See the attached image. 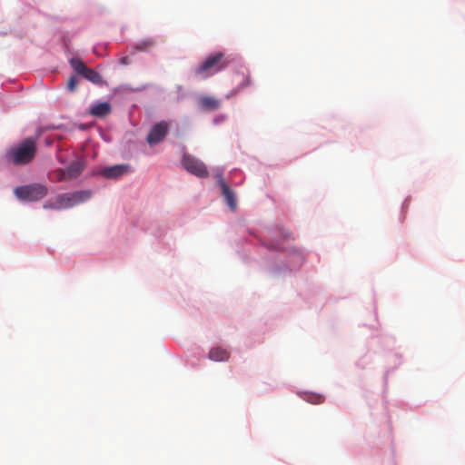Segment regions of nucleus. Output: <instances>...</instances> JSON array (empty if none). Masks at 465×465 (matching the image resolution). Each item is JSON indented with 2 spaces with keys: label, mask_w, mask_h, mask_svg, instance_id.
Returning <instances> with one entry per match:
<instances>
[{
  "label": "nucleus",
  "mask_w": 465,
  "mask_h": 465,
  "mask_svg": "<svg viewBox=\"0 0 465 465\" xmlns=\"http://www.w3.org/2000/svg\"><path fill=\"white\" fill-rule=\"evenodd\" d=\"M208 357L214 361H226L230 358V352L222 347H214L209 351Z\"/></svg>",
  "instance_id": "f8f14e48"
},
{
  "label": "nucleus",
  "mask_w": 465,
  "mask_h": 465,
  "mask_svg": "<svg viewBox=\"0 0 465 465\" xmlns=\"http://www.w3.org/2000/svg\"><path fill=\"white\" fill-rule=\"evenodd\" d=\"M36 150L35 139L28 137L19 144L8 148L5 153V160L14 165H25L35 159Z\"/></svg>",
  "instance_id": "f257e3e1"
},
{
  "label": "nucleus",
  "mask_w": 465,
  "mask_h": 465,
  "mask_svg": "<svg viewBox=\"0 0 465 465\" xmlns=\"http://www.w3.org/2000/svg\"><path fill=\"white\" fill-rule=\"evenodd\" d=\"M129 166L124 164L114 165L104 168L101 173L104 177L114 179L122 176L128 172Z\"/></svg>",
  "instance_id": "6e6552de"
},
{
  "label": "nucleus",
  "mask_w": 465,
  "mask_h": 465,
  "mask_svg": "<svg viewBox=\"0 0 465 465\" xmlns=\"http://www.w3.org/2000/svg\"><path fill=\"white\" fill-rule=\"evenodd\" d=\"M82 76H84L86 80L90 81L93 84H103L102 75L92 68L87 67Z\"/></svg>",
  "instance_id": "ddd939ff"
},
{
  "label": "nucleus",
  "mask_w": 465,
  "mask_h": 465,
  "mask_svg": "<svg viewBox=\"0 0 465 465\" xmlns=\"http://www.w3.org/2000/svg\"><path fill=\"white\" fill-rule=\"evenodd\" d=\"M70 65L78 74L83 75L87 66L82 61V59L74 57L70 60Z\"/></svg>",
  "instance_id": "4468645a"
},
{
  "label": "nucleus",
  "mask_w": 465,
  "mask_h": 465,
  "mask_svg": "<svg viewBox=\"0 0 465 465\" xmlns=\"http://www.w3.org/2000/svg\"><path fill=\"white\" fill-rule=\"evenodd\" d=\"M111 112V104L108 102H103L94 104L89 113L96 117H104Z\"/></svg>",
  "instance_id": "9b49d317"
},
{
  "label": "nucleus",
  "mask_w": 465,
  "mask_h": 465,
  "mask_svg": "<svg viewBox=\"0 0 465 465\" xmlns=\"http://www.w3.org/2000/svg\"><path fill=\"white\" fill-rule=\"evenodd\" d=\"M92 194V191L90 190L59 193L56 195L57 203L61 210L69 209L89 200Z\"/></svg>",
  "instance_id": "20e7f679"
},
{
  "label": "nucleus",
  "mask_w": 465,
  "mask_h": 465,
  "mask_svg": "<svg viewBox=\"0 0 465 465\" xmlns=\"http://www.w3.org/2000/svg\"><path fill=\"white\" fill-rule=\"evenodd\" d=\"M229 64V60L222 52L208 55L204 61L194 69V75L202 80L207 79L223 70Z\"/></svg>",
  "instance_id": "f03ea898"
},
{
  "label": "nucleus",
  "mask_w": 465,
  "mask_h": 465,
  "mask_svg": "<svg viewBox=\"0 0 465 465\" xmlns=\"http://www.w3.org/2000/svg\"><path fill=\"white\" fill-rule=\"evenodd\" d=\"M50 179L54 182L59 183L67 179L65 169H56L53 172Z\"/></svg>",
  "instance_id": "2eb2a0df"
},
{
  "label": "nucleus",
  "mask_w": 465,
  "mask_h": 465,
  "mask_svg": "<svg viewBox=\"0 0 465 465\" xmlns=\"http://www.w3.org/2000/svg\"><path fill=\"white\" fill-rule=\"evenodd\" d=\"M77 84H78V79L76 76L74 75H72L69 79H68V83H67V89L70 91V92H74L76 87H77Z\"/></svg>",
  "instance_id": "f3484780"
},
{
  "label": "nucleus",
  "mask_w": 465,
  "mask_h": 465,
  "mask_svg": "<svg viewBox=\"0 0 465 465\" xmlns=\"http://www.w3.org/2000/svg\"><path fill=\"white\" fill-rule=\"evenodd\" d=\"M153 45V41L152 39H148L143 41L140 45L137 47L139 50H145L146 48Z\"/></svg>",
  "instance_id": "a211bd4d"
},
{
  "label": "nucleus",
  "mask_w": 465,
  "mask_h": 465,
  "mask_svg": "<svg viewBox=\"0 0 465 465\" xmlns=\"http://www.w3.org/2000/svg\"><path fill=\"white\" fill-rule=\"evenodd\" d=\"M120 64L123 65H127L130 64V59L128 56H124L120 59Z\"/></svg>",
  "instance_id": "aec40b11"
},
{
  "label": "nucleus",
  "mask_w": 465,
  "mask_h": 465,
  "mask_svg": "<svg viewBox=\"0 0 465 465\" xmlns=\"http://www.w3.org/2000/svg\"><path fill=\"white\" fill-rule=\"evenodd\" d=\"M43 208L45 210H55L60 211L59 204L57 203V198L56 196L54 199H49L45 202L43 204Z\"/></svg>",
  "instance_id": "dca6fc26"
},
{
  "label": "nucleus",
  "mask_w": 465,
  "mask_h": 465,
  "mask_svg": "<svg viewBox=\"0 0 465 465\" xmlns=\"http://www.w3.org/2000/svg\"><path fill=\"white\" fill-rule=\"evenodd\" d=\"M199 104L203 110L210 112L218 109L221 102L213 96L204 95L200 97Z\"/></svg>",
  "instance_id": "1a4fd4ad"
},
{
  "label": "nucleus",
  "mask_w": 465,
  "mask_h": 465,
  "mask_svg": "<svg viewBox=\"0 0 465 465\" xmlns=\"http://www.w3.org/2000/svg\"><path fill=\"white\" fill-rule=\"evenodd\" d=\"M318 399L319 401H317V403H320L323 401V398L322 396H318Z\"/></svg>",
  "instance_id": "412c9836"
},
{
  "label": "nucleus",
  "mask_w": 465,
  "mask_h": 465,
  "mask_svg": "<svg viewBox=\"0 0 465 465\" xmlns=\"http://www.w3.org/2000/svg\"><path fill=\"white\" fill-rule=\"evenodd\" d=\"M168 123L161 121L155 124L147 134L146 141L150 145L157 144L163 142L168 133Z\"/></svg>",
  "instance_id": "423d86ee"
},
{
  "label": "nucleus",
  "mask_w": 465,
  "mask_h": 465,
  "mask_svg": "<svg viewBox=\"0 0 465 465\" xmlns=\"http://www.w3.org/2000/svg\"><path fill=\"white\" fill-rule=\"evenodd\" d=\"M84 169V163L83 161H74L65 169L67 179L72 180L78 177Z\"/></svg>",
  "instance_id": "9d476101"
},
{
  "label": "nucleus",
  "mask_w": 465,
  "mask_h": 465,
  "mask_svg": "<svg viewBox=\"0 0 465 465\" xmlns=\"http://www.w3.org/2000/svg\"><path fill=\"white\" fill-rule=\"evenodd\" d=\"M48 193V189L41 183H32L15 189V196L23 201L35 202L43 199Z\"/></svg>",
  "instance_id": "7ed1b4c3"
},
{
  "label": "nucleus",
  "mask_w": 465,
  "mask_h": 465,
  "mask_svg": "<svg viewBox=\"0 0 465 465\" xmlns=\"http://www.w3.org/2000/svg\"><path fill=\"white\" fill-rule=\"evenodd\" d=\"M182 164L187 172L197 177L205 178L209 174L204 163L188 153L183 155Z\"/></svg>",
  "instance_id": "39448f33"
},
{
  "label": "nucleus",
  "mask_w": 465,
  "mask_h": 465,
  "mask_svg": "<svg viewBox=\"0 0 465 465\" xmlns=\"http://www.w3.org/2000/svg\"><path fill=\"white\" fill-rule=\"evenodd\" d=\"M242 77H243V83L242 84V87H245L251 84L250 76H249V74H247V75L243 74Z\"/></svg>",
  "instance_id": "6ab92c4d"
},
{
  "label": "nucleus",
  "mask_w": 465,
  "mask_h": 465,
  "mask_svg": "<svg viewBox=\"0 0 465 465\" xmlns=\"http://www.w3.org/2000/svg\"><path fill=\"white\" fill-rule=\"evenodd\" d=\"M217 183L222 189V193L224 196L228 206L232 210H235L237 205L236 196L234 192L230 188V186L223 180L222 174L217 175Z\"/></svg>",
  "instance_id": "0eeeda50"
}]
</instances>
